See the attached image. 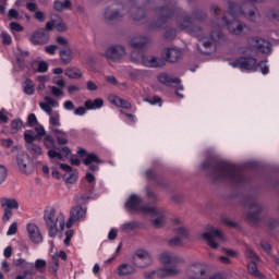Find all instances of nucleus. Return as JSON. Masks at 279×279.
<instances>
[{
  "label": "nucleus",
  "mask_w": 279,
  "mask_h": 279,
  "mask_svg": "<svg viewBox=\"0 0 279 279\" xmlns=\"http://www.w3.org/2000/svg\"><path fill=\"white\" fill-rule=\"evenodd\" d=\"M201 169L211 182H226L232 186H243L247 182V177L243 170L228 161L206 160L201 165Z\"/></svg>",
  "instance_id": "1"
},
{
  "label": "nucleus",
  "mask_w": 279,
  "mask_h": 279,
  "mask_svg": "<svg viewBox=\"0 0 279 279\" xmlns=\"http://www.w3.org/2000/svg\"><path fill=\"white\" fill-rule=\"evenodd\" d=\"M129 2L132 7L131 10L123 4L117 9L107 8L104 13L105 19L109 23H112V21H122L123 16L131 12L133 21H144V19H147V12L145 11V5H147V3H167V0H146L144 5H140L138 0H129Z\"/></svg>",
  "instance_id": "2"
},
{
  "label": "nucleus",
  "mask_w": 279,
  "mask_h": 279,
  "mask_svg": "<svg viewBox=\"0 0 279 279\" xmlns=\"http://www.w3.org/2000/svg\"><path fill=\"white\" fill-rule=\"evenodd\" d=\"M155 11L158 14V19L148 23L146 27L147 32H158V29H165L166 23H169V21L173 19V14L182 12V9L175 5L171 7L169 4H163L155 7Z\"/></svg>",
  "instance_id": "3"
},
{
  "label": "nucleus",
  "mask_w": 279,
  "mask_h": 279,
  "mask_svg": "<svg viewBox=\"0 0 279 279\" xmlns=\"http://www.w3.org/2000/svg\"><path fill=\"white\" fill-rule=\"evenodd\" d=\"M160 262L167 268H158L155 270L157 278H167L169 276H178L180 270L177 268L178 265H182L184 259L169 253H163L160 255Z\"/></svg>",
  "instance_id": "4"
},
{
  "label": "nucleus",
  "mask_w": 279,
  "mask_h": 279,
  "mask_svg": "<svg viewBox=\"0 0 279 279\" xmlns=\"http://www.w3.org/2000/svg\"><path fill=\"white\" fill-rule=\"evenodd\" d=\"M44 221L50 239H56V236H58V221L61 230H64V219L60 220V218L56 217V209L53 207L45 209Z\"/></svg>",
  "instance_id": "5"
},
{
  "label": "nucleus",
  "mask_w": 279,
  "mask_h": 279,
  "mask_svg": "<svg viewBox=\"0 0 279 279\" xmlns=\"http://www.w3.org/2000/svg\"><path fill=\"white\" fill-rule=\"evenodd\" d=\"M143 204V198H141L136 194H131L124 204L125 210L128 213H143V215H147V213H154V208Z\"/></svg>",
  "instance_id": "6"
},
{
  "label": "nucleus",
  "mask_w": 279,
  "mask_h": 279,
  "mask_svg": "<svg viewBox=\"0 0 279 279\" xmlns=\"http://www.w3.org/2000/svg\"><path fill=\"white\" fill-rule=\"evenodd\" d=\"M131 263L134 265V267H137L138 269H145V267H149L151 263H154V259L147 251L137 250L133 254Z\"/></svg>",
  "instance_id": "7"
},
{
  "label": "nucleus",
  "mask_w": 279,
  "mask_h": 279,
  "mask_svg": "<svg viewBox=\"0 0 279 279\" xmlns=\"http://www.w3.org/2000/svg\"><path fill=\"white\" fill-rule=\"evenodd\" d=\"M230 65L241 71H254L258 66V61L254 57H239L231 61Z\"/></svg>",
  "instance_id": "8"
},
{
  "label": "nucleus",
  "mask_w": 279,
  "mask_h": 279,
  "mask_svg": "<svg viewBox=\"0 0 279 279\" xmlns=\"http://www.w3.org/2000/svg\"><path fill=\"white\" fill-rule=\"evenodd\" d=\"M244 204L252 210L247 214L246 219L253 223H258V221H260V213H263V205L255 198H246Z\"/></svg>",
  "instance_id": "9"
},
{
  "label": "nucleus",
  "mask_w": 279,
  "mask_h": 279,
  "mask_svg": "<svg viewBox=\"0 0 279 279\" xmlns=\"http://www.w3.org/2000/svg\"><path fill=\"white\" fill-rule=\"evenodd\" d=\"M246 4H244V12L242 13V16L246 19V21H250L251 23H256L258 20H260V13L258 12V8H256L252 3H263L265 0H246Z\"/></svg>",
  "instance_id": "10"
},
{
  "label": "nucleus",
  "mask_w": 279,
  "mask_h": 279,
  "mask_svg": "<svg viewBox=\"0 0 279 279\" xmlns=\"http://www.w3.org/2000/svg\"><path fill=\"white\" fill-rule=\"evenodd\" d=\"M221 22L223 25H226L229 32L235 36H243V34H245L243 31L247 29V25L236 20V17H231V20H228L227 16H222Z\"/></svg>",
  "instance_id": "11"
},
{
  "label": "nucleus",
  "mask_w": 279,
  "mask_h": 279,
  "mask_svg": "<svg viewBox=\"0 0 279 279\" xmlns=\"http://www.w3.org/2000/svg\"><path fill=\"white\" fill-rule=\"evenodd\" d=\"M0 204L4 211L2 221H10V219H12V210H19V201L15 198L2 197Z\"/></svg>",
  "instance_id": "12"
},
{
  "label": "nucleus",
  "mask_w": 279,
  "mask_h": 279,
  "mask_svg": "<svg viewBox=\"0 0 279 279\" xmlns=\"http://www.w3.org/2000/svg\"><path fill=\"white\" fill-rule=\"evenodd\" d=\"M203 239L207 242V245L211 247V250H218L219 244L215 242L213 239H220L222 241L223 239V233L221 231L215 229L214 227H207V232H204L202 234Z\"/></svg>",
  "instance_id": "13"
},
{
  "label": "nucleus",
  "mask_w": 279,
  "mask_h": 279,
  "mask_svg": "<svg viewBox=\"0 0 279 279\" xmlns=\"http://www.w3.org/2000/svg\"><path fill=\"white\" fill-rule=\"evenodd\" d=\"M104 56L107 58V60L117 62L118 60H121L123 56H125V47L121 45H113L105 50Z\"/></svg>",
  "instance_id": "14"
},
{
  "label": "nucleus",
  "mask_w": 279,
  "mask_h": 279,
  "mask_svg": "<svg viewBox=\"0 0 279 279\" xmlns=\"http://www.w3.org/2000/svg\"><path fill=\"white\" fill-rule=\"evenodd\" d=\"M84 217H86V207L75 205L70 210V218L66 221V228H73L75 221H80V219H84Z\"/></svg>",
  "instance_id": "15"
},
{
  "label": "nucleus",
  "mask_w": 279,
  "mask_h": 279,
  "mask_svg": "<svg viewBox=\"0 0 279 279\" xmlns=\"http://www.w3.org/2000/svg\"><path fill=\"white\" fill-rule=\"evenodd\" d=\"M17 167L22 173H31L32 172V157L27 155L25 151H20L16 157Z\"/></svg>",
  "instance_id": "16"
},
{
  "label": "nucleus",
  "mask_w": 279,
  "mask_h": 279,
  "mask_svg": "<svg viewBox=\"0 0 279 279\" xmlns=\"http://www.w3.org/2000/svg\"><path fill=\"white\" fill-rule=\"evenodd\" d=\"M59 167L62 171H65L63 180L66 184H75L77 182V170H73V168L66 163H60Z\"/></svg>",
  "instance_id": "17"
},
{
  "label": "nucleus",
  "mask_w": 279,
  "mask_h": 279,
  "mask_svg": "<svg viewBox=\"0 0 279 279\" xmlns=\"http://www.w3.org/2000/svg\"><path fill=\"white\" fill-rule=\"evenodd\" d=\"M150 208H153L154 211H147V215H150V217H157L151 220L154 228H162V226H165V210L156 206Z\"/></svg>",
  "instance_id": "18"
},
{
  "label": "nucleus",
  "mask_w": 279,
  "mask_h": 279,
  "mask_svg": "<svg viewBox=\"0 0 279 279\" xmlns=\"http://www.w3.org/2000/svg\"><path fill=\"white\" fill-rule=\"evenodd\" d=\"M251 44L260 53H271V43H269L268 40H265L260 37H253L251 38Z\"/></svg>",
  "instance_id": "19"
},
{
  "label": "nucleus",
  "mask_w": 279,
  "mask_h": 279,
  "mask_svg": "<svg viewBox=\"0 0 279 279\" xmlns=\"http://www.w3.org/2000/svg\"><path fill=\"white\" fill-rule=\"evenodd\" d=\"M29 40L33 45H47L49 43V35L45 28H39L32 34Z\"/></svg>",
  "instance_id": "20"
},
{
  "label": "nucleus",
  "mask_w": 279,
  "mask_h": 279,
  "mask_svg": "<svg viewBox=\"0 0 279 279\" xmlns=\"http://www.w3.org/2000/svg\"><path fill=\"white\" fill-rule=\"evenodd\" d=\"M158 82L163 84V86H173V88H178L179 90L183 89L182 85L180 84V78L171 77L167 73L159 74Z\"/></svg>",
  "instance_id": "21"
},
{
  "label": "nucleus",
  "mask_w": 279,
  "mask_h": 279,
  "mask_svg": "<svg viewBox=\"0 0 279 279\" xmlns=\"http://www.w3.org/2000/svg\"><path fill=\"white\" fill-rule=\"evenodd\" d=\"M26 150L33 158H38V156H43V148L34 143V137L26 135Z\"/></svg>",
  "instance_id": "22"
},
{
  "label": "nucleus",
  "mask_w": 279,
  "mask_h": 279,
  "mask_svg": "<svg viewBox=\"0 0 279 279\" xmlns=\"http://www.w3.org/2000/svg\"><path fill=\"white\" fill-rule=\"evenodd\" d=\"M85 167H88L89 171H99L98 165H104V160L99 159L95 153L87 155V158L83 160Z\"/></svg>",
  "instance_id": "23"
},
{
  "label": "nucleus",
  "mask_w": 279,
  "mask_h": 279,
  "mask_svg": "<svg viewBox=\"0 0 279 279\" xmlns=\"http://www.w3.org/2000/svg\"><path fill=\"white\" fill-rule=\"evenodd\" d=\"M27 232L32 243H43V233H40V229L38 228V226H36L35 223H28Z\"/></svg>",
  "instance_id": "24"
},
{
  "label": "nucleus",
  "mask_w": 279,
  "mask_h": 279,
  "mask_svg": "<svg viewBox=\"0 0 279 279\" xmlns=\"http://www.w3.org/2000/svg\"><path fill=\"white\" fill-rule=\"evenodd\" d=\"M136 268L137 267L134 266V264L123 263L117 267L116 272L120 278L125 276H134V274H136Z\"/></svg>",
  "instance_id": "25"
},
{
  "label": "nucleus",
  "mask_w": 279,
  "mask_h": 279,
  "mask_svg": "<svg viewBox=\"0 0 279 279\" xmlns=\"http://www.w3.org/2000/svg\"><path fill=\"white\" fill-rule=\"evenodd\" d=\"M162 56L168 62L173 63L178 62L182 58V51L178 48H168L163 50Z\"/></svg>",
  "instance_id": "26"
},
{
  "label": "nucleus",
  "mask_w": 279,
  "mask_h": 279,
  "mask_svg": "<svg viewBox=\"0 0 279 279\" xmlns=\"http://www.w3.org/2000/svg\"><path fill=\"white\" fill-rule=\"evenodd\" d=\"M247 2H244L242 4L234 3L232 1L228 2L229 7V14L231 17H236V16H243V12L245 11V5Z\"/></svg>",
  "instance_id": "27"
},
{
  "label": "nucleus",
  "mask_w": 279,
  "mask_h": 279,
  "mask_svg": "<svg viewBox=\"0 0 279 279\" xmlns=\"http://www.w3.org/2000/svg\"><path fill=\"white\" fill-rule=\"evenodd\" d=\"M59 58L62 64H71L73 62V50L71 47L60 48Z\"/></svg>",
  "instance_id": "28"
},
{
  "label": "nucleus",
  "mask_w": 279,
  "mask_h": 279,
  "mask_svg": "<svg viewBox=\"0 0 279 279\" xmlns=\"http://www.w3.org/2000/svg\"><path fill=\"white\" fill-rule=\"evenodd\" d=\"M52 134H54L56 138H57V143L58 145H68L69 144V136L66 135V132L57 129V128H52Z\"/></svg>",
  "instance_id": "29"
},
{
  "label": "nucleus",
  "mask_w": 279,
  "mask_h": 279,
  "mask_svg": "<svg viewBox=\"0 0 279 279\" xmlns=\"http://www.w3.org/2000/svg\"><path fill=\"white\" fill-rule=\"evenodd\" d=\"M73 8V3L71 2V0H65V1H60V0H56L53 2V10H56V12H64V10H71Z\"/></svg>",
  "instance_id": "30"
},
{
  "label": "nucleus",
  "mask_w": 279,
  "mask_h": 279,
  "mask_svg": "<svg viewBox=\"0 0 279 279\" xmlns=\"http://www.w3.org/2000/svg\"><path fill=\"white\" fill-rule=\"evenodd\" d=\"M178 25L182 32H186L187 34L191 27H193V21H191L190 16H183L182 19L178 20Z\"/></svg>",
  "instance_id": "31"
},
{
  "label": "nucleus",
  "mask_w": 279,
  "mask_h": 279,
  "mask_svg": "<svg viewBox=\"0 0 279 279\" xmlns=\"http://www.w3.org/2000/svg\"><path fill=\"white\" fill-rule=\"evenodd\" d=\"M89 199H90V194H86V193H77L74 196V202L76 206H81V207L86 206Z\"/></svg>",
  "instance_id": "32"
},
{
  "label": "nucleus",
  "mask_w": 279,
  "mask_h": 279,
  "mask_svg": "<svg viewBox=\"0 0 279 279\" xmlns=\"http://www.w3.org/2000/svg\"><path fill=\"white\" fill-rule=\"evenodd\" d=\"M111 104H113V106H118V108H124L125 110H130V108H132V104H130V101L120 98L119 96H114Z\"/></svg>",
  "instance_id": "33"
},
{
  "label": "nucleus",
  "mask_w": 279,
  "mask_h": 279,
  "mask_svg": "<svg viewBox=\"0 0 279 279\" xmlns=\"http://www.w3.org/2000/svg\"><path fill=\"white\" fill-rule=\"evenodd\" d=\"M258 262L251 260L247 265V271L255 278H263V274L258 270Z\"/></svg>",
  "instance_id": "34"
},
{
  "label": "nucleus",
  "mask_w": 279,
  "mask_h": 279,
  "mask_svg": "<svg viewBox=\"0 0 279 279\" xmlns=\"http://www.w3.org/2000/svg\"><path fill=\"white\" fill-rule=\"evenodd\" d=\"M147 43H149L148 37L141 36L136 39L131 40V47H133V49H143V47H145Z\"/></svg>",
  "instance_id": "35"
},
{
  "label": "nucleus",
  "mask_w": 279,
  "mask_h": 279,
  "mask_svg": "<svg viewBox=\"0 0 279 279\" xmlns=\"http://www.w3.org/2000/svg\"><path fill=\"white\" fill-rule=\"evenodd\" d=\"M193 19L199 21L201 23L208 19V13L202 9H194L192 12Z\"/></svg>",
  "instance_id": "36"
},
{
  "label": "nucleus",
  "mask_w": 279,
  "mask_h": 279,
  "mask_svg": "<svg viewBox=\"0 0 279 279\" xmlns=\"http://www.w3.org/2000/svg\"><path fill=\"white\" fill-rule=\"evenodd\" d=\"M65 75L70 80H80L82 78V73H80V69L77 68H69L65 70Z\"/></svg>",
  "instance_id": "37"
},
{
  "label": "nucleus",
  "mask_w": 279,
  "mask_h": 279,
  "mask_svg": "<svg viewBox=\"0 0 279 279\" xmlns=\"http://www.w3.org/2000/svg\"><path fill=\"white\" fill-rule=\"evenodd\" d=\"M187 34H190V36H195L196 38H202V36H204V28L192 24V27L187 31Z\"/></svg>",
  "instance_id": "38"
},
{
  "label": "nucleus",
  "mask_w": 279,
  "mask_h": 279,
  "mask_svg": "<svg viewBox=\"0 0 279 279\" xmlns=\"http://www.w3.org/2000/svg\"><path fill=\"white\" fill-rule=\"evenodd\" d=\"M221 223L227 226V228H233L234 230H239L241 226L234 221H232L229 217L222 216L221 217Z\"/></svg>",
  "instance_id": "39"
},
{
  "label": "nucleus",
  "mask_w": 279,
  "mask_h": 279,
  "mask_svg": "<svg viewBox=\"0 0 279 279\" xmlns=\"http://www.w3.org/2000/svg\"><path fill=\"white\" fill-rule=\"evenodd\" d=\"M141 223L138 221H131V222H126L124 225H122V230L123 232H128L130 230H136L138 228H141Z\"/></svg>",
  "instance_id": "40"
},
{
  "label": "nucleus",
  "mask_w": 279,
  "mask_h": 279,
  "mask_svg": "<svg viewBox=\"0 0 279 279\" xmlns=\"http://www.w3.org/2000/svg\"><path fill=\"white\" fill-rule=\"evenodd\" d=\"M44 145L47 149H51V147L56 148V140H53V137L49 134H45L44 135Z\"/></svg>",
  "instance_id": "41"
},
{
  "label": "nucleus",
  "mask_w": 279,
  "mask_h": 279,
  "mask_svg": "<svg viewBox=\"0 0 279 279\" xmlns=\"http://www.w3.org/2000/svg\"><path fill=\"white\" fill-rule=\"evenodd\" d=\"M165 66V60L161 58L150 57V68L160 69Z\"/></svg>",
  "instance_id": "42"
},
{
  "label": "nucleus",
  "mask_w": 279,
  "mask_h": 279,
  "mask_svg": "<svg viewBox=\"0 0 279 279\" xmlns=\"http://www.w3.org/2000/svg\"><path fill=\"white\" fill-rule=\"evenodd\" d=\"M175 36H178V29L175 28H169L163 34L166 40H173L175 39Z\"/></svg>",
  "instance_id": "43"
},
{
  "label": "nucleus",
  "mask_w": 279,
  "mask_h": 279,
  "mask_svg": "<svg viewBox=\"0 0 279 279\" xmlns=\"http://www.w3.org/2000/svg\"><path fill=\"white\" fill-rule=\"evenodd\" d=\"M35 269L40 274H44L45 269H47V260L45 259H37L35 262Z\"/></svg>",
  "instance_id": "44"
},
{
  "label": "nucleus",
  "mask_w": 279,
  "mask_h": 279,
  "mask_svg": "<svg viewBox=\"0 0 279 279\" xmlns=\"http://www.w3.org/2000/svg\"><path fill=\"white\" fill-rule=\"evenodd\" d=\"M24 93L26 95H34V83L29 78L25 80Z\"/></svg>",
  "instance_id": "45"
},
{
  "label": "nucleus",
  "mask_w": 279,
  "mask_h": 279,
  "mask_svg": "<svg viewBox=\"0 0 279 279\" xmlns=\"http://www.w3.org/2000/svg\"><path fill=\"white\" fill-rule=\"evenodd\" d=\"M145 71L143 70H132L129 72L130 80H137L138 77H143L145 75Z\"/></svg>",
  "instance_id": "46"
},
{
  "label": "nucleus",
  "mask_w": 279,
  "mask_h": 279,
  "mask_svg": "<svg viewBox=\"0 0 279 279\" xmlns=\"http://www.w3.org/2000/svg\"><path fill=\"white\" fill-rule=\"evenodd\" d=\"M174 234H178L179 239H189V231L184 227L174 229Z\"/></svg>",
  "instance_id": "47"
},
{
  "label": "nucleus",
  "mask_w": 279,
  "mask_h": 279,
  "mask_svg": "<svg viewBox=\"0 0 279 279\" xmlns=\"http://www.w3.org/2000/svg\"><path fill=\"white\" fill-rule=\"evenodd\" d=\"M8 17H9V21H21L23 19V16H21L19 14V11H16V9H10L9 12H8Z\"/></svg>",
  "instance_id": "48"
},
{
  "label": "nucleus",
  "mask_w": 279,
  "mask_h": 279,
  "mask_svg": "<svg viewBox=\"0 0 279 279\" xmlns=\"http://www.w3.org/2000/svg\"><path fill=\"white\" fill-rule=\"evenodd\" d=\"M168 244L170 245V247H180L182 246V238L174 236L169 240Z\"/></svg>",
  "instance_id": "49"
},
{
  "label": "nucleus",
  "mask_w": 279,
  "mask_h": 279,
  "mask_svg": "<svg viewBox=\"0 0 279 279\" xmlns=\"http://www.w3.org/2000/svg\"><path fill=\"white\" fill-rule=\"evenodd\" d=\"M21 128H23V120H21V119L12 120L11 130H14V132H19V130H21Z\"/></svg>",
  "instance_id": "50"
},
{
  "label": "nucleus",
  "mask_w": 279,
  "mask_h": 279,
  "mask_svg": "<svg viewBox=\"0 0 279 279\" xmlns=\"http://www.w3.org/2000/svg\"><path fill=\"white\" fill-rule=\"evenodd\" d=\"M142 58H143V53H138L137 51H132L131 52V61L134 64H141Z\"/></svg>",
  "instance_id": "51"
},
{
  "label": "nucleus",
  "mask_w": 279,
  "mask_h": 279,
  "mask_svg": "<svg viewBox=\"0 0 279 279\" xmlns=\"http://www.w3.org/2000/svg\"><path fill=\"white\" fill-rule=\"evenodd\" d=\"M49 71V64L47 61H39L37 66V73H47Z\"/></svg>",
  "instance_id": "52"
},
{
  "label": "nucleus",
  "mask_w": 279,
  "mask_h": 279,
  "mask_svg": "<svg viewBox=\"0 0 279 279\" xmlns=\"http://www.w3.org/2000/svg\"><path fill=\"white\" fill-rule=\"evenodd\" d=\"M34 125H38V119H36V114L31 113L27 118V126L34 128Z\"/></svg>",
  "instance_id": "53"
},
{
  "label": "nucleus",
  "mask_w": 279,
  "mask_h": 279,
  "mask_svg": "<svg viewBox=\"0 0 279 279\" xmlns=\"http://www.w3.org/2000/svg\"><path fill=\"white\" fill-rule=\"evenodd\" d=\"M246 256L251 260H254V262H258L259 260L258 255L252 248H246Z\"/></svg>",
  "instance_id": "54"
},
{
  "label": "nucleus",
  "mask_w": 279,
  "mask_h": 279,
  "mask_svg": "<svg viewBox=\"0 0 279 279\" xmlns=\"http://www.w3.org/2000/svg\"><path fill=\"white\" fill-rule=\"evenodd\" d=\"M1 37H2V45H12V36H10V34L2 32Z\"/></svg>",
  "instance_id": "55"
},
{
  "label": "nucleus",
  "mask_w": 279,
  "mask_h": 279,
  "mask_svg": "<svg viewBox=\"0 0 279 279\" xmlns=\"http://www.w3.org/2000/svg\"><path fill=\"white\" fill-rule=\"evenodd\" d=\"M16 232H19V227L16 222H13L10 227L9 230L7 232L8 236H12L14 234H16Z\"/></svg>",
  "instance_id": "56"
},
{
  "label": "nucleus",
  "mask_w": 279,
  "mask_h": 279,
  "mask_svg": "<svg viewBox=\"0 0 279 279\" xmlns=\"http://www.w3.org/2000/svg\"><path fill=\"white\" fill-rule=\"evenodd\" d=\"M145 177H146L147 180H149L150 182H154L155 180H158V175H157L156 172H154L153 170H146Z\"/></svg>",
  "instance_id": "57"
},
{
  "label": "nucleus",
  "mask_w": 279,
  "mask_h": 279,
  "mask_svg": "<svg viewBox=\"0 0 279 279\" xmlns=\"http://www.w3.org/2000/svg\"><path fill=\"white\" fill-rule=\"evenodd\" d=\"M26 260L23 258L13 259V266L14 267H23V269L27 268Z\"/></svg>",
  "instance_id": "58"
},
{
  "label": "nucleus",
  "mask_w": 279,
  "mask_h": 279,
  "mask_svg": "<svg viewBox=\"0 0 279 279\" xmlns=\"http://www.w3.org/2000/svg\"><path fill=\"white\" fill-rule=\"evenodd\" d=\"M57 49H59L58 45H49L45 47L46 53H49L50 56H56Z\"/></svg>",
  "instance_id": "59"
},
{
  "label": "nucleus",
  "mask_w": 279,
  "mask_h": 279,
  "mask_svg": "<svg viewBox=\"0 0 279 279\" xmlns=\"http://www.w3.org/2000/svg\"><path fill=\"white\" fill-rule=\"evenodd\" d=\"M49 123L50 125L60 126V114L56 113L54 116L50 117Z\"/></svg>",
  "instance_id": "60"
},
{
  "label": "nucleus",
  "mask_w": 279,
  "mask_h": 279,
  "mask_svg": "<svg viewBox=\"0 0 279 279\" xmlns=\"http://www.w3.org/2000/svg\"><path fill=\"white\" fill-rule=\"evenodd\" d=\"M34 19L36 21H39V23H45V19H46L45 12H43V11L35 12L34 13Z\"/></svg>",
  "instance_id": "61"
},
{
  "label": "nucleus",
  "mask_w": 279,
  "mask_h": 279,
  "mask_svg": "<svg viewBox=\"0 0 279 279\" xmlns=\"http://www.w3.org/2000/svg\"><path fill=\"white\" fill-rule=\"evenodd\" d=\"M26 10H28V12H37L38 11V3H36V2H26Z\"/></svg>",
  "instance_id": "62"
},
{
  "label": "nucleus",
  "mask_w": 279,
  "mask_h": 279,
  "mask_svg": "<svg viewBox=\"0 0 279 279\" xmlns=\"http://www.w3.org/2000/svg\"><path fill=\"white\" fill-rule=\"evenodd\" d=\"M56 43L60 45L61 47H69V40H66L64 37L59 36L56 38Z\"/></svg>",
  "instance_id": "63"
},
{
  "label": "nucleus",
  "mask_w": 279,
  "mask_h": 279,
  "mask_svg": "<svg viewBox=\"0 0 279 279\" xmlns=\"http://www.w3.org/2000/svg\"><path fill=\"white\" fill-rule=\"evenodd\" d=\"M260 247L266 252V254H271V244L266 241L260 242Z\"/></svg>",
  "instance_id": "64"
}]
</instances>
